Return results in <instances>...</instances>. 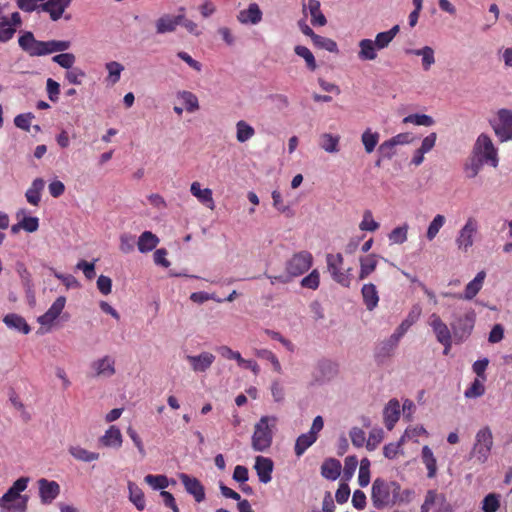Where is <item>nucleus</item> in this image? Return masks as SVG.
Masks as SVG:
<instances>
[{
	"label": "nucleus",
	"mask_w": 512,
	"mask_h": 512,
	"mask_svg": "<svg viewBox=\"0 0 512 512\" xmlns=\"http://www.w3.org/2000/svg\"><path fill=\"white\" fill-rule=\"evenodd\" d=\"M52 61L57 63L62 68L69 70V69L73 68V65L76 61V57L72 53H61V54L55 55L52 58Z\"/></svg>",
	"instance_id": "obj_57"
},
{
	"label": "nucleus",
	"mask_w": 512,
	"mask_h": 512,
	"mask_svg": "<svg viewBox=\"0 0 512 512\" xmlns=\"http://www.w3.org/2000/svg\"><path fill=\"white\" fill-rule=\"evenodd\" d=\"M19 47L31 57L49 55L63 52L70 48V41L66 40H37L30 31H25L18 39Z\"/></svg>",
	"instance_id": "obj_1"
},
{
	"label": "nucleus",
	"mask_w": 512,
	"mask_h": 512,
	"mask_svg": "<svg viewBox=\"0 0 512 512\" xmlns=\"http://www.w3.org/2000/svg\"><path fill=\"white\" fill-rule=\"evenodd\" d=\"M216 351L226 359L237 361L240 366L241 363H244V358L238 351H233L230 347L223 345L216 348Z\"/></svg>",
	"instance_id": "obj_59"
},
{
	"label": "nucleus",
	"mask_w": 512,
	"mask_h": 512,
	"mask_svg": "<svg viewBox=\"0 0 512 512\" xmlns=\"http://www.w3.org/2000/svg\"><path fill=\"white\" fill-rule=\"evenodd\" d=\"M98 441L103 447L119 449L122 446L123 437L120 429L115 425H111Z\"/></svg>",
	"instance_id": "obj_19"
},
{
	"label": "nucleus",
	"mask_w": 512,
	"mask_h": 512,
	"mask_svg": "<svg viewBox=\"0 0 512 512\" xmlns=\"http://www.w3.org/2000/svg\"><path fill=\"white\" fill-rule=\"evenodd\" d=\"M400 490V484L396 481L376 478L371 489L373 506L377 509H383L395 505L400 498Z\"/></svg>",
	"instance_id": "obj_2"
},
{
	"label": "nucleus",
	"mask_w": 512,
	"mask_h": 512,
	"mask_svg": "<svg viewBox=\"0 0 512 512\" xmlns=\"http://www.w3.org/2000/svg\"><path fill=\"white\" fill-rule=\"evenodd\" d=\"M497 116L498 122L494 126L495 134L501 141L512 140V110L500 109Z\"/></svg>",
	"instance_id": "obj_12"
},
{
	"label": "nucleus",
	"mask_w": 512,
	"mask_h": 512,
	"mask_svg": "<svg viewBox=\"0 0 512 512\" xmlns=\"http://www.w3.org/2000/svg\"><path fill=\"white\" fill-rule=\"evenodd\" d=\"M384 424L388 430H392L400 417V403L397 399H391L383 411Z\"/></svg>",
	"instance_id": "obj_25"
},
{
	"label": "nucleus",
	"mask_w": 512,
	"mask_h": 512,
	"mask_svg": "<svg viewBox=\"0 0 512 512\" xmlns=\"http://www.w3.org/2000/svg\"><path fill=\"white\" fill-rule=\"evenodd\" d=\"M254 468L261 483L266 484L271 481L274 464L270 458L257 456Z\"/></svg>",
	"instance_id": "obj_22"
},
{
	"label": "nucleus",
	"mask_w": 512,
	"mask_h": 512,
	"mask_svg": "<svg viewBox=\"0 0 512 512\" xmlns=\"http://www.w3.org/2000/svg\"><path fill=\"white\" fill-rule=\"evenodd\" d=\"M22 25L19 12H13L10 16L0 15V42H8Z\"/></svg>",
	"instance_id": "obj_11"
},
{
	"label": "nucleus",
	"mask_w": 512,
	"mask_h": 512,
	"mask_svg": "<svg viewBox=\"0 0 512 512\" xmlns=\"http://www.w3.org/2000/svg\"><path fill=\"white\" fill-rule=\"evenodd\" d=\"M340 473L341 463L337 459H326L321 465V475L328 480H336Z\"/></svg>",
	"instance_id": "obj_31"
},
{
	"label": "nucleus",
	"mask_w": 512,
	"mask_h": 512,
	"mask_svg": "<svg viewBox=\"0 0 512 512\" xmlns=\"http://www.w3.org/2000/svg\"><path fill=\"white\" fill-rule=\"evenodd\" d=\"M255 135L254 128L244 120L236 123V139L240 143H244Z\"/></svg>",
	"instance_id": "obj_42"
},
{
	"label": "nucleus",
	"mask_w": 512,
	"mask_h": 512,
	"mask_svg": "<svg viewBox=\"0 0 512 512\" xmlns=\"http://www.w3.org/2000/svg\"><path fill=\"white\" fill-rule=\"evenodd\" d=\"M256 355L262 359L267 360L268 362H271L274 371H276L277 373L282 372V366H281L278 358L272 351H270L268 349H261L256 352Z\"/></svg>",
	"instance_id": "obj_58"
},
{
	"label": "nucleus",
	"mask_w": 512,
	"mask_h": 512,
	"mask_svg": "<svg viewBox=\"0 0 512 512\" xmlns=\"http://www.w3.org/2000/svg\"><path fill=\"white\" fill-rule=\"evenodd\" d=\"M312 42H313L314 46L317 48L324 49V50H327L332 53L338 52L337 43L330 38L323 37V36L316 34L312 38Z\"/></svg>",
	"instance_id": "obj_48"
},
{
	"label": "nucleus",
	"mask_w": 512,
	"mask_h": 512,
	"mask_svg": "<svg viewBox=\"0 0 512 512\" xmlns=\"http://www.w3.org/2000/svg\"><path fill=\"white\" fill-rule=\"evenodd\" d=\"M317 440V436H314L312 433H304L301 434L297 439L295 443V454L300 457L302 456L305 451L312 446Z\"/></svg>",
	"instance_id": "obj_39"
},
{
	"label": "nucleus",
	"mask_w": 512,
	"mask_h": 512,
	"mask_svg": "<svg viewBox=\"0 0 512 512\" xmlns=\"http://www.w3.org/2000/svg\"><path fill=\"white\" fill-rule=\"evenodd\" d=\"M429 325L431 326L439 343H448V340L452 339V333L447 324L444 323L436 313H433L430 316Z\"/></svg>",
	"instance_id": "obj_18"
},
{
	"label": "nucleus",
	"mask_w": 512,
	"mask_h": 512,
	"mask_svg": "<svg viewBox=\"0 0 512 512\" xmlns=\"http://www.w3.org/2000/svg\"><path fill=\"white\" fill-rule=\"evenodd\" d=\"M180 14L176 16H172L170 14H164L160 18L157 19L155 23L156 33L157 34H165L174 32L180 22L183 20V13L185 11L184 7L179 8Z\"/></svg>",
	"instance_id": "obj_14"
},
{
	"label": "nucleus",
	"mask_w": 512,
	"mask_h": 512,
	"mask_svg": "<svg viewBox=\"0 0 512 512\" xmlns=\"http://www.w3.org/2000/svg\"><path fill=\"white\" fill-rule=\"evenodd\" d=\"M361 294L366 308L372 311L379 302V295L376 286L372 283L364 284L361 289Z\"/></svg>",
	"instance_id": "obj_32"
},
{
	"label": "nucleus",
	"mask_w": 512,
	"mask_h": 512,
	"mask_svg": "<svg viewBox=\"0 0 512 512\" xmlns=\"http://www.w3.org/2000/svg\"><path fill=\"white\" fill-rule=\"evenodd\" d=\"M69 453L73 458L82 462H93L100 458V454L97 452L89 451L79 445L69 447Z\"/></svg>",
	"instance_id": "obj_36"
},
{
	"label": "nucleus",
	"mask_w": 512,
	"mask_h": 512,
	"mask_svg": "<svg viewBox=\"0 0 512 512\" xmlns=\"http://www.w3.org/2000/svg\"><path fill=\"white\" fill-rule=\"evenodd\" d=\"M129 500L135 507L142 511L146 507L145 497L142 489L134 482L128 481Z\"/></svg>",
	"instance_id": "obj_35"
},
{
	"label": "nucleus",
	"mask_w": 512,
	"mask_h": 512,
	"mask_svg": "<svg viewBox=\"0 0 512 512\" xmlns=\"http://www.w3.org/2000/svg\"><path fill=\"white\" fill-rule=\"evenodd\" d=\"M422 461L428 470L427 476L429 478L435 477L437 472V461L432 450L428 446H424L422 448Z\"/></svg>",
	"instance_id": "obj_40"
},
{
	"label": "nucleus",
	"mask_w": 512,
	"mask_h": 512,
	"mask_svg": "<svg viewBox=\"0 0 512 512\" xmlns=\"http://www.w3.org/2000/svg\"><path fill=\"white\" fill-rule=\"evenodd\" d=\"M501 495L497 493L487 494L482 502L481 509L483 512H497L500 508Z\"/></svg>",
	"instance_id": "obj_43"
},
{
	"label": "nucleus",
	"mask_w": 512,
	"mask_h": 512,
	"mask_svg": "<svg viewBox=\"0 0 512 512\" xmlns=\"http://www.w3.org/2000/svg\"><path fill=\"white\" fill-rule=\"evenodd\" d=\"M412 53L417 56H422V66L425 71H428L435 63L434 50L429 46L413 50Z\"/></svg>",
	"instance_id": "obj_44"
},
{
	"label": "nucleus",
	"mask_w": 512,
	"mask_h": 512,
	"mask_svg": "<svg viewBox=\"0 0 512 512\" xmlns=\"http://www.w3.org/2000/svg\"><path fill=\"white\" fill-rule=\"evenodd\" d=\"M39 496L41 502L50 504L55 500L60 493V486L56 481H50L45 478L38 480Z\"/></svg>",
	"instance_id": "obj_16"
},
{
	"label": "nucleus",
	"mask_w": 512,
	"mask_h": 512,
	"mask_svg": "<svg viewBox=\"0 0 512 512\" xmlns=\"http://www.w3.org/2000/svg\"><path fill=\"white\" fill-rule=\"evenodd\" d=\"M408 224L394 228L388 235V238L393 244H403L407 240Z\"/></svg>",
	"instance_id": "obj_50"
},
{
	"label": "nucleus",
	"mask_w": 512,
	"mask_h": 512,
	"mask_svg": "<svg viewBox=\"0 0 512 512\" xmlns=\"http://www.w3.org/2000/svg\"><path fill=\"white\" fill-rule=\"evenodd\" d=\"M379 137L380 135L378 132H372L369 128L363 132L361 141L367 153H372L374 151L378 144Z\"/></svg>",
	"instance_id": "obj_45"
},
{
	"label": "nucleus",
	"mask_w": 512,
	"mask_h": 512,
	"mask_svg": "<svg viewBox=\"0 0 512 512\" xmlns=\"http://www.w3.org/2000/svg\"><path fill=\"white\" fill-rule=\"evenodd\" d=\"M27 504L28 496H21L9 488L0 498V512H26Z\"/></svg>",
	"instance_id": "obj_9"
},
{
	"label": "nucleus",
	"mask_w": 512,
	"mask_h": 512,
	"mask_svg": "<svg viewBox=\"0 0 512 512\" xmlns=\"http://www.w3.org/2000/svg\"><path fill=\"white\" fill-rule=\"evenodd\" d=\"M33 118L34 115L32 113L19 114L14 118V124L16 127L28 132Z\"/></svg>",
	"instance_id": "obj_63"
},
{
	"label": "nucleus",
	"mask_w": 512,
	"mask_h": 512,
	"mask_svg": "<svg viewBox=\"0 0 512 512\" xmlns=\"http://www.w3.org/2000/svg\"><path fill=\"white\" fill-rule=\"evenodd\" d=\"M473 153L484 162L489 163L493 167H497V150L495 149L490 137L486 134L479 135L476 140Z\"/></svg>",
	"instance_id": "obj_7"
},
{
	"label": "nucleus",
	"mask_w": 512,
	"mask_h": 512,
	"mask_svg": "<svg viewBox=\"0 0 512 512\" xmlns=\"http://www.w3.org/2000/svg\"><path fill=\"white\" fill-rule=\"evenodd\" d=\"M445 221H446L445 217L441 214H437L433 218V220L430 222L427 232H426V237L429 241H432L437 236L440 229L444 226Z\"/></svg>",
	"instance_id": "obj_49"
},
{
	"label": "nucleus",
	"mask_w": 512,
	"mask_h": 512,
	"mask_svg": "<svg viewBox=\"0 0 512 512\" xmlns=\"http://www.w3.org/2000/svg\"><path fill=\"white\" fill-rule=\"evenodd\" d=\"M476 321V313L469 310L463 316H460L451 323L452 333L456 340L464 341L472 333Z\"/></svg>",
	"instance_id": "obj_8"
},
{
	"label": "nucleus",
	"mask_w": 512,
	"mask_h": 512,
	"mask_svg": "<svg viewBox=\"0 0 512 512\" xmlns=\"http://www.w3.org/2000/svg\"><path fill=\"white\" fill-rule=\"evenodd\" d=\"M179 479L184 485L186 491L194 497L196 502L200 503L204 501L205 489L197 478L189 476L186 473H180Z\"/></svg>",
	"instance_id": "obj_15"
},
{
	"label": "nucleus",
	"mask_w": 512,
	"mask_h": 512,
	"mask_svg": "<svg viewBox=\"0 0 512 512\" xmlns=\"http://www.w3.org/2000/svg\"><path fill=\"white\" fill-rule=\"evenodd\" d=\"M358 58L362 61H373L377 58V47L373 40L362 39L359 42Z\"/></svg>",
	"instance_id": "obj_33"
},
{
	"label": "nucleus",
	"mask_w": 512,
	"mask_h": 512,
	"mask_svg": "<svg viewBox=\"0 0 512 512\" xmlns=\"http://www.w3.org/2000/svg\"><path fill=\"white\" fill-rule=\"evenodd\" d=\"M400 30L399 25H394L390 30L380 32L373 41L378 50L387 48Z\"/></svg>",
	"instance_id": "obj_37"
},
{
	"label": "nucleus",
	"mask_w": 512,
	"mask_h": 512,
	"mask_svg": "<svg viewBox=\"0 0 512 512\" xmlns=\"http://www.w3.org/2000/svg\"><path fill=\"white\" fill-rule=\"evenodd\" d=\"M294 52L299 57H302L305 62L306 66L310 71H315L317 68L316 60L312 52L305 46L297 45L294 48Z\"/></svg>",
	"instance_id": "obj_46"
},
{
	"label": "nucleus",
	"mask_w": 512,
	"mask_h": 512,
	"mask_svg": "<svg viewBox=\"0 0 512 512\" xmlns=\"http://www.w3.org/2000/svg\"><path fill=\"white\" fill-rule=\"evenodd\" d=\"M186 359L194 372H205L215 361V356L210 352H202L199 355H187Z\"/></svg>",
	"instance_id": "obj_20"
},
{
	"label": "nucleus",
	"mask_w": 512,
	"mask_h": 512,
	"mask_svg": "<svg viewBox=\"0 0 512 512\" xmlns=\"http://www.w3.org/2000/svg\"><path fill=\"white\" fill-rule=\"evenodd\" d=\"M493 447V435L491 429L486 426L481 428L475 436V443L473 445L471 455L479 463H485L491 453Z\"/></svg>",
	"instance_id": "obj_4"
},
{
	"label": "nucleus",
	"mask_w": 512,
	"mask_h": 512,
	"mask_svg": "<svg viewBox=\"0 0 512 512\" xmlns=\"http://www.w3.org/2000/svg\"><path fill=\"white\" fill-rule=\"evenodd\" d=\"M485 393L483 380L476 378L471 385L465 390L464 395L466 398H478Z\"/></svg>",
	"instance_id": "obj_53"
},
{
	"label": "nucleus",
	"mask_w": 512,
	"mask_h": 512,
	"mask_svg": "<svg viewBox=\"0 0 512 512\" xmlns=\"http://www.w3.org/2000/svg\"><path fill=\"white\" fill-rule=\"evenodd\" d=\"M326 262L332 279L344 287H349L351 282L350 269L347 271L343 269L344 258L342 254H327Z\"/></svg>",
	"instance_id": "obj_5"
},
{
	"label": "nucleus",
	"mask_w": 512,
	"mask_h": 512,
	"mask_svg": "<svg viewBox=\"0 0 512 512\" xmlns=\"http://www.w3.org/2000/svg\"><path fill=\"white\" fill-rule=\"evenodd\" d=\"M340 136L331 133H323L320 135L319 145L328 153H337L339 151Z\"/></svg>",
	"instance_id": "obj_38"
},
{
	"label": "nucleus",
	"mask_w": 512,
	"mask_h": 512,
	"mask_svg": "<svg viewBox=\"0 0 512 512\" xmlns=\"http://www.w3.org/2000/svg\"><path fill=\"white\" fill-rule=\"evenodd\" d=\"M159 238L151 231H144L138 238L137 247L141 253L154 250L159 244Z\"/></svg>",
	"instance_id": "obj_30"
},
{
	"label": "nucleus",
	"mask_w": 512,
	"mask_h": 512,
	"mask_svg": "<svg viewBox=\"0 0 512 512\" xmlns=\"http://www.w3.org/2000/svg\"><path fill=\"white\" fill-rule=\"evenodd\" d=\"M72 0H47L41 4L43 11L49 13L53 21L59 20L65 9L70 5Z\"/></svg>",
	"instance_id": "obj_23"
},
{
	"label": "nucleus",
	"mask_w": 512,
	"mask_h": 512,
	"mask_svg": "<svg viewBox=\"0 0 512 512\" xmlns=\"http://www.w3.org/2000/svg\"><path fill=\"white\" fill-rule=\"evenodd\" d=\"M85 77V72L80 68H71L65 73V79L74 85H80Z\"/></svg>",
	"instance_id": "obj_62"
},
{
	"label": "nucleus",
	"mask_w": 512,
	"mask_h": 512,
	"mask_svg": "<svg viewBox=\"0 0 512 512\" xmlns=\"http://www.w3.org/2000/svg\"><path fill=\"white\" fill-rule=\"evenodd\" d=\"M313 264V256L308 251L295 253L285 265L286 273L291 277H298L307 272Z\"/></svg>",
	"instance_id": "obj_6"
},
{
	"label": "nucleus",
	"mask_w": 512,
	"mask_h": 512,
	"mask_svg": "<svg viewBox=\"0 0 512 512\" xmlns=\"http://www.w3.org/2000/svg\"><path fill=\"white\" fill-rule=\"evenodd\" d=\"M25 213H26L25 209H20L16 213L17 218H20V216H23L22 219L20 220V223L22 225V229L24 231L28 232V233L36 232L38 230V228H39V219H38V217L26 216Z\"/></svg>",
	"instance_id": "obj_41"
},
{
	"label": "nucleus",
	"mask_w": 512,
	"mask_h": 512,
	"mask_svg": "<svg viewBox=\"0 0 512 512\" xmlns=\"http://www.w3.org/2000/svg\"><path fill=\"white\" fill-rule=\"evenodd\" d=\"M145 482L155 490H163L168 486V478L165 475L148 474L144 478Z\"/></svg>",
	"instance_id": "obj_54"
},
{
	"label": "nucleus",
	"mask_w": 512,
	"mask_h": 512,
	"mask_svg": "<svg viewBox=\"0 0 512 512\" xmlns=\"http://www.w3.org/2000/svg\"><path fill=\"white\" fill-rule=\"evenodd\" d=\"M478 230L477 220L469 217L460 229L455 243L460 251L467 252L474 244V236Z\"/></svg>",
	"instance_id": "obj_10"
},
{
	"label": "nucleus",
	"mask_w": 512,
	"mask_h": 512,
	"mask_svg": "<svg viewBox=\"0 0 512 512\" xmlns=\"http://www.w3.org/2000/svg\"><path fill=\"white\" fill-rule=\"evenodd\" d=\"M263 13L257 3H250L247 9L241 10L237 20L244 25H256L262 21Z\"/></svg>",
	"instance_id": "obj_21"
},
{
	"label": "nucleus",
	"mask_w": 512,
	"mask_h": 512,
	"mask_svg": "<svg viewBox=\"0 0 512 512\" xmlns=\"http://www.w3.org/2000/svg\"><path fill=\"white\" fill-rule=\"evenodd\" d=\"M383 439V430L382 429H373L369 433V437L366 441V448L369 451H373L376 447L381 443Z\"/></svg>",
	"instance_id": "obj_61"
},
{
	"label": "nucleus",
	"mask_w": 512,
	"mask_h": 512,
	"mask_svg": "<svg viewBox=\"0 0 512 512\" xmlns=\"http://www.w3.org/2000/svg\"><path fill=\"white\" fill-rule=\"evenodd\" d=\"M403 123L408 124H414L417 126H432L435 121L434 119L426 114H410L403 119Z\"/></svg>",
	"instance_id": "obj_47"
},
{
	"label": "nucleus",
	"mask_w": 512,
	"mask_h": 512,
	"mask_svg": "<svg viewBox=\"0 0 512 512\" xmlns=\"http://www.w3.org/2000/svg\"><path fill=\"white\" fill-rule=\"evenodd\" d=\"M3 322L8 328L17 330L23 334H28L31 331V327L26 322V320L16 313H9L5 315Z\"/></svg>",
	"instance_id": "obj_29"
},
{
	"label": "nucleus",
	"mask_w": 512,
	"mask_h": 512,
	"mask_svg": "<svg viewBox=\"0 0 512 512\" xmlns=\"http://www.w3.org/2000/svg\"><path fill=\"white\" fill-rule=\"evenodd\" d=\"M420 313H421L420 309H414L401 322V324L397 327L395 332L389 338V343L392 347H395L398 344L399 340L404 336V334L409 330V328L417 321Z\"/></svg>",
	"instance_id": "obj_17"
},
{
	"label": "nucleus",
	"mask_w": 512,
	"mask_h": 512,
	"mask_svg": "<svg viewBox=\"0 0 512 512\" xmlns=\"http://www.w3.org/2000/svg\"><path fill=\"white\" fill-rule=\"evenodd\" d=\"M359 228L362 231L374 232L379 228V223L373 219L372 212L370 210L364 211L363 219L359 224Z\"/></svg>",
	"instance_id": "obj_56"
},
{
	"label": "nucleus",
	"mask_w": 512,
	"mask_h": 512,
	"mask_svg": "<svg viewBox=\"0 0 512 512\" xmlns=\"http://www.w3.org/2000/svg\"><path fill=\"white\" fill-rule=\"evenodd\" d=\"M178 96L183 100L188 112H194L199 109L198 98L192 92L182 91L178 93Z\"/></svg>",
	"instance_id": "obj_52"
},
{
	"label": "nucleus",
	"mask_w": 512,
	"mask_h": 512,
	"mask_svg": "<svg viewBox=\"0 0 512 512\" xmlns=\"http://www.w3.org/2000/svg\"><path fill=\"white\" fill-rule=\"evenodd\" d=\"M483 163L484 161L477 157V156H473L466 164H465V172H466V176L468 178H475L478 173L480 172L482 166H483Z\"/></svg>",
	"instance_id": "obj_51"
},
{
	"label": "nucleus",
	"mask_w": 512,
	"mask_h": 512,
	"mask_svg": "<svg viewBox=\"0 0 512 512\" xmlns=\"http://www.w3.org/2000/svg\"><path fill=\"white\" fill-rule=\"evenodd\" d=\"M485 278V271L478 272L475 278L466 285L464 293L459 294L458 299L472 300L482 289Z\"/></svg>",
	"instance_id": "obj_26"
},
{
	"label": "nucleus",
	"mask_w": 512,
	"mask_h": 512,
	"mask_svg": "<svg viewBox=\"0 0 512 512\" xmlns=\"http://www.w3.org/2000/svg\"><path fill=\"white\" fill-rule=\"evenodd\" d=\"M66 304V298L64 296H59L52 303L50 308L41 316L37 318L38 323L46 327V332L51 330V327L54 321L60 316Z\"/></svg>",
	"instance_id": "obj_13"
},
{
	"label": "nucleus",
	"mask_w": 512,
	"mask_h": 512,
	"mask_svg": "<svg viewBox=\"0 0 512 512\" xmlns=\"http://www.w3.org/2000/svg\"><path fill=\"white\" fill-rule=\"evenodd\" d=\"M136 238L130 233H123L120 235L119 249L122 253L128 254L134 251Z\"/></svg>",
	"instance_id": "obj_55"
},
{
	"label": "nucleus",
	"mask_w": 512,
	"mask_h": 512,
	"mask_svg": "<svg viewBox=\"0 0 512 512\" xmlns=\"http://www.w3.org/2000/svg\"><path fill=\"white\" fill-rule=\"evenodd\" d=\"M350 438L352 441V444L355 447H362L366 442V434L365 432L358 427H353L350 431Z\"/></svg>",
	"instance_id": "obj_64"
},
{
	"label": "nucleus",
	"mask_w": 512,
	"mask_h": 512,
	"mask_svg": "<svg viewBox=\"0 0 512 512\" xmlns=\"http://www.w3.org/2000/svg\"><path fill=\"white\" fill-rule=\"evenodd\" d=\"M191 194L198 199V201L210 209L215 208L212 190L209 188L201 189V184L197 181L193 182L190 186Z\"/></svg>",
	"instance_id": "obj_27"
},
{
	"label": "nucleus",
	"mask_w": 512,
	"mask_h": 512,
	"mask_svg": "<svg viewBox=\"0 0 512 512\" xmlns=\"http://www.w3.org/2000/svg\"><path fill=\"white\" fill-rule=\"evenodd\" d=\"M275 417L262 416L255 424L251 445L254 451H266L272 445Z\"/></svg>",
	"instance_id": "obj_3"
},
{
	"label": "nucleus",
	"mask_w": 512,
	"mask_h": 512,
	"mask_svg": "<svg viewBox=\"0 0 512 512\" xmlns=\"http://www.w3.org/2000/svg\"><path fill=\"white\" fill-rule=\"evenodd\" d=\"M91 366L98 377H111L116 372L115 360L108 355L94 361Z\"/></svg>",
	"instance_id": "obj_24"
},
{
	"label": "nucleus",
	"mask_w": 512,
	"mask_h": 512,
	"mask_svg": "<svg viewBox=\"0 0 512 512\" xmlns=\"http://www.w3.org/2000/svg\"><path fill=\"white\" fill-rule=\"evenodd\" d=\"M320 284V275L318 270L314 269L309 275L305 276L301 280V286L304 288H309L312 290H316Z\"/></svg>",
	"instance_id": "obj_60"
},
{
	"label": "nucleus",
	"mask_w": 512,
	"mask_h": 512,
	"mask_svg": "<svg viewBox=\"0 0 512 512\" xmlns=\"http://www.w3.org/2000/svg\"><path fill=\"white\" fill-rule=\"evenodd\" d=\"M378 265L377 255L369 254L360 258V272L359 279H366L372 272L375 271Z\"/></svg>",
	"instance_id": "obj_34"
},
{
	"label": "nucleus",
	"mask_w": 512,
	"mask_h": 512,
	"mask_svg": "<svg viewBox=\"0 0 512 512\" xmlns=\"http://www.w3.org/2000/svg\"><path fill=\"white\" fill-rule=\"evenodd\" d=\"M309 10L311 15V24L313 26H324L327 23L326 17L321 12L320 2L318 0H308L307 5L303 4V12Z\"/></svg>",
	"instance_id": "obj_28"
}]
</instances>
